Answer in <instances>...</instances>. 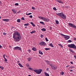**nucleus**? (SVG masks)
<instances>
[{
	"label": "nucleus",
	"mask_w": 76,
	"mask_h": 76,
	"mask_svg": "<svg viewBox=\"0 0 76 76\" xmlns=\"http://www.w3.org/2000/svg\"><path fill=\"white\" fill-rule=\"evenodd\" d=\"M13 38H14L15 41L18 42L21 39V36L19 32H16L13 33Z\"/></svg>",
	"instance_id": "nucleus-1"
},
{
	"label": "nucleus",
	"mask_w": 76,
	"mask_h": 76,
	"mask_svg": "<svg viewBox=\"0 0 76 76\" xmlns=\"http://www.w3.org/2000/svg\"><path fill=\"white\" fill-rule=\"evenodd\" d=\"M56 15L64 19H66V16L63 14L62 12L56 13Z\"/></svg>",
	"instance_id": "nucleus-2"
},
{
	"label": "nucleus",
	"mask_w": 76,
	"mask_h": 76,
	"mask_svg": "<svg viewBox=\"0 0 76 76\" xmlns=\"http://www.w3.org/2000/svg\"><path fill=\"white\" fill-rule=\"evenodd\" d=\"M34 71L37 74H40L42 72V69H35Z\"/></svg>",
	"instance_id": "nucleus-3"
},
{
	"label": "nucleus",
	"mask_w": 76,
	"mask_h": 76,
	"mask_svg": "<svg viewBox=\"0 0 76 76\" xmlns=\"http://www.w3.org/2000/svg\"><path fill=\"white\" fill-rule=\"evenodd\" d=\"M68 47H70V48H73L76 50V46L74 44H71V45H68Z\"/></svg>",
	"instance_id": "nucleus-4"
},
{
	"label": "nucleus",
	"mask_w": 76,
	"mask_h": 76,
	"mask_svg": "<svg viewBox=\"0 0 76 76\" xmlns=\"http://www.w3.org/2000/svg\"><path fill=\"white\" fill-rule=\"evenodd\" d=\"M41 19L43 20L44 21H46V22H49L50 21V19L48 18H46L44 17H41Z\"/></svg>",
	"instance_id": "nucleus-5"
},
{
	"label": "nucleus",
	"mask_w": 76,
	"mask_h": 76,
	"mask_svg": "<svg viewBox=\"0 0 76 76\" xmlns=\"http://www.w3.org/2000/svg\"><path fill=\"white\" fill-rule=\"evenodd\" d=\"M68 25L69 26L71 27H73V28H75L76 29V25H74V24H72V23H69Z\"/></svg>",
	"instance_id": "nucleus-6"
},
{
	"label": "nucleus",
	"mask_w": 76,
	"mask_h": 76,
	"mask_svg": "<svg viewBox=\"0 0 76 76\" xmlns=\"http://www.w3.org/2000/svg\"><path fill=\"white\" fill-rule=\"evenodd\" d=\"M14 50H20V51H22V49H21V48L19 47H14L13 48Z\"/></svg>",
	"instance_id": "nucleus-7"
},
{
	"label": "nucleus",
	"mask_w": 76,
	"mask_h": 76,
	"mask_svg": "<svg viewBox=\"0 0 76 76\" xmlns=\"http://www.w3.org/2000/svg\"><path fill=\"white\" fill-rule=\"evenodd\" d=\"M64 37L65 40H67V39H69L70 38V37L69 36L64 35Z\"/></svg>",
	"instance_id": "nucleus-8"
},
{
	"label": "nucleus",
	"mask_w": 76,
	"mask_h": 76,
	"mask_svg": "<svg viewBox=\"0 0 76 76\" xmlns=\"http://www.w3.org/2000/svg\"><path fill=\"white\" fill-rule=\"evenodd\" d=\"M46 44V43H45V42H41L40 44V45H43V46H45Z\"/></svg>",
	"instance_id": "nucleus-9"
},
{
	"label": "nucleus",
	"mask_w": 76,
	"mask_h": 76,
	"mask_svg": "<svg viewBox=\"0 0 76 76\" xmlns=\"http://www.w3.org/2000/svg\"><path fill=\"white\" fill-rule=\"evenodd\" d=\"M51 68L53 70H56L57 69V67L56 66H54V65H53L51 66Z\"/></svg>",
	"instance_id": "nucleus-10"
},
{
	"label": "nucleus",
	"mask_w": 76,
	"mask_h": 76,
	"mask_svg": "<svg viewBox=\"0 0 76 76\" xmlns=\"http://www.w3.org/2000/svg\"><path fill=\"white\" fill-rule=\"evenodd\" d=\"M12 12H13L14 14L16 13V12H17V10H12Z\"/></svg>",
	"instance_id": "nucleus-11"
},
{
	"label": "nucleus",
	"mask_w": 76,
	"mask_h": 76,
	"mask_svg": "<svg viewBox=\"0 0 76 76\" xmlns=\"http://www.w3.org/2000/svg\"><path fill=\"white\" fill-rule=\"evenodd\" d=\"M2 20L4 21H5V22H9V19H3Z\"/></svg>",
	"instance_id": "nucleus-12"
},
{
	"label": "nucleus",
	"mask_w": 76,
	"mask_h": 76,
	"mask_svg": "<svg viewBox=\"0 0 76 76\" xmlns=\"http://www.w3.org/2000/svg\"><path fill=\"white\" fill-rule=\"evenodd\" d=\"M49 45V46H50V47H54V46L53 45L52 43L50 44Z\"/></svg>",
	"instance_id": "nucleus-13"
},
{
	"label": "nucleus",
	"mask_w": 76,
	"mask_h": 76,
	"mask_svg": "<svg viewBox=\"0 0 76 76\" xmlns=\"http://www.w3.org/2000/svg\"><path fill=\"white\" fill-rule=\"evenodd\" d=\"M69 50L71 53H75V51H74L73 50H72L69 49Z\"/></svg>",
	"instance_id": "nucleus-14"
},
{
	"label": "nucleus",
	"mask_w": 76,
	"mask_h": 76,
	"mask_svg": "<svg viewBox=\"0 0 76 76\" xmlns=\"http://www.w3.org/2000/svg\"><path fill=\"white\" fill-rule=\"evenodd\" d=\"M32 50H33V51H37V49H36V48L35 47H34L32 48Z\"/></svg>",
	"instance_id": "nucleus-15"
},
{
	"label": "nucleus",
	"mask_w": 76,
	"mask_h": 76,
	"mask_svg": "<svg viewBox=\"0 0 76 76\" xmlns=\"http://www.w3.org/2000/svg\"><path fill=\"white\" fill-rule=\"evenodd\" d=\"M39 53L40 54H41L42 55V54H43L42 52H41V50L39 51Z\"/></svg>",
	"instance_id": "nucleus-16"
},
{
	"label": "nucleus",
	"mask_w": 76,
	"mask_h": 76,
	"mask_svg": "<svg viewBox=\"0 0 76 76\" xmlns=\"http://www.w3.org/2000/svg\"><path fill=\"white\" fill-rule=\"evenodd\" d=\"M18 65L20 67H23V66H22V64H21L19 63L18 64Z\"/></svg>",
	"instance_id": "nucleus-17"
},
{
	"label": "nucleus",
	"mask_w": 76,
	"mask_h": 76,
	"mask_svg": "<svg viewBox=\"0 0 76 76\" xmlns=\"http://www.w3.org/2000/svg\"><path fill=\"white\" fill-rule=\"evenodd\" d=\"M30 23L33 26H35V24H34V23H33L31 22Z\"/></svg>",
	"instance_id": "nucleus-18"
},
{
	"label": "nucleus",
	"mask_w": 76,
	"mask_h": 76,
	"mask_svg": "<svg viewBox=\"0 0 76 76\" xmlns=\"http://www.w3.org/2000/svg\"><path fill=\"white\" fill-rule=\"evenodd\" d=\"M59 23V22H58V21L57 20H56V24H57V25H58Z\"/></svg>",
	"instance_id": "nucleus-19"
},
{
	"label": "nucleus",
	"mask_w": 76,
	"mask_h": 76,
	"mask_svg": "<svg viewBox=\"0 0 76 76\" xmlns=\"http://www.w3.org/2000/svg\"><path fill=\"white\" fill-rule=\"evenodd\" d=\"M41 30L42 31H46V29H45V28H43L41 29Z\"/></svg>",
	"instance_id": "nucleus-20"
},
{
	"label": "nucleus",
	"mask_w": 76,
	"mask_h": 76,
	"mask_svg": "<svg viewBox=\"0 0 76 76\" xmlns=\"http://www.w3.org/2000/svg\"><path fill=\"white\" fill-rule=\"evenodd\" d=\"M40 23H41L42 25H45V24L44 23V22L41 21L39 22Z\"/></svg>",
	"instance_id": "nucleus-21"
},
{
	"label": "nucleus",
	"mask_w": 76,
	"mask_h": 76,
	"mask_svg": "<svg viewBox=\"0 0 76 76\" xmlns=\"http://www.w3.org/2000/svg\"><path fill=\"white\" fill-rule=\"evenodd\" d=\"M20 19H18L17 20V22L19 23L20 22Z\"/></svg>",
	"instance_id": "nucleus-22"
},
{
	"label": "nucleus",
	"mask_w": 76,
	"mask_h": 76,
	"mask_svg": "<svg viewBox=\"0 0 76 76\" xmlns=\"http://www.w3.org/2000/svg\"><path fill=\"white\" fill-rule=\"evenodd\" d=\"M60 74L61 75H63L64 74V72H61Z\"/></svg>",
	"instance_id": "nucleus-23"
},
{
	"label": "nucleus",
	"mask_w": 76,
	"mask_h": 76,
	"mask_svg": "<svg viewBox=\"0 0 76 76\" xmlns=\"http://www.w3.org/2000/svg\"><path fill=\"white\" fill-rule=\"evenodd\" d=\"M45 75L46 76H50L47 73H45Z\"/></svg>",
	"instance_id": "nucleus-24"
},
{
	"label": "nucleus",
	"mask_w": 76,
	"mask_h": 76,
	"mask_svg": "<svg viewBox=\"0 0 76 76\" xmlns=\"http://www.w3.org/2000/svg\"><path fill=\"white\" fill-rule=\"evenodd\" d=\"M35 31H33L31 32V34H33V33H35Z\"/></svg>",
	"instance_id": "nucleus-25"
},
{
	"label": "nucleus",
	"mask_w": 76,
	"mask_h": 76,
	"mask_svg": "<svg viewBox=\"0 0 76 76\" xmlns=\"http://www.w3.org/2000/svg\"><path fill=\"white\" fill-rule=\"evenodd\" d=\"M50 50V48H45V50H46V51H47L48 50Z\"/></svg>",
	"instance_id": "nucleus-26"
},
{
	"label": "nucleus",
	"mask_w": 76,
	"mask_h": 76,
	"mask_svg": "<svg viewBox=\"0 0 76 76\" xmlns=\"http://www.w3.org/2000/svg\"><path fill=\"white\" fill-rule=\"evenodd\" d=\"M0 68H1L2 70H3V69H4V67H3L2 66H0Z\"/></svg>",
	"instance_id": "nucleus-27"
},
{
	"label": "nucleus",
	"mask_w": 76,
	"mask_h": 76,
	"mask_svg": "<svg viewBox=\"0 0 76 76\" xmlns=\"http://www.w3.org/2000/svg\"><path fill=\"white\" fill-rule=\"evenodd\" d=\"M24 25V26H28V25H29V23H27V24H25Z\"/></svg>",
	"instance_id": "nucleus-28"
},
{
	"label": "nucleus",
	"mask_w": 76,
	"mask_h": 76,
	"mask_svg": "<svg viewBox=\"0 0 76 76\" xmlns=\"http://www.w3.org/2000/svg\"><path fill=\"white\" fill-rule=\"evenodd\" d=\"M67 42H72V40H68V41H67Z\"/></svg>",
	"instance_id": "nucleus-29"
},
{
	"label": "nucleus",
	"mask_w": 76,
	"mask_h": 76,
	"mask_svg": "<svg viewBox=\"0 0 76 76\" xmlns=\"http://www.w3.org/2000/svg\"><path fill=\"white\" fill-rule=\"evenodd\" d=\"M31 58H28V61H31Z\"/></svg>",
	"instance_id": "nucleus-30"
},
{
	"label": "nucleus",
	"mask_w": 76,
	"mask_h": 76,
	"mask_svg": "<svg viewBox=\"0 0 76 76\" xmlns=\"http://www.w3.org/2000/svg\"><path fill=\"white\" fill-rule=\"evenodd\" d=\"M26 66H27V67H29V65L28 64H26Z\"/></svg>",
	"instance_id": "nucleus-31"
},
{
	"label": "nucleus",
	"mask_w": 76,
	"mask_h": 76,
	"mask_svg": "<svg viewBox=\"0 0 76 76\" xmlns=\"http://www.w3.org/2000/svg\"><path fill=\"white\" fill-rule=\"evenodd\" d=\"M32 13H29L28 14H27V13L26 14V15H31Z\"/></svg>",
	"instance_id": "nucleus-32"
},
{
	"label": "nucleus",
	"mask_w": 76,
	"mask_h": 76,
	"mask_svg": "<svg viewBox=\"0 0 76 76\" xmlns=\"http://www.w3.org/2000/svg\"><path fill=\"white\" fill-rule=\"evenodd\" d=\"M45 39L46 41H48V39H47V38H45Z\"/></svg>",
	"instance_id": "nucleus-33"
},
{
	"label": "nucleus",
	"mask_w": 76,
	"mask_h": 76,
	"mask_svg": "<svg viewBox=\"0 0 76 76\" xmlns=\"http://www.w3.org/2000/svg\"><path fill=\"white\" fill-rule=\"evenodd\" d=\"M53 10H57V9H56V8L55 7H54L53 8Z\"/></svg>",
	"instance_id": "nucleus-34"
},
{
	"label": "nucleus",
	"mask_w": 76,
	"mask_h": 76,
	"mask_svg": "<svg viewBox=\"0 0 76 76\" xmlns=\"http://www.w3.org/2000/svg\"><path fill=\"white\" fill-rule=\"evenodd\" d=\"M15 6H18L19 5V4L17 3L15 4Z\"/></svg>",
	"instance_id": "nucleus-35"
},
{
	"label": "nucleus",
	"mask_w": 76,
	"mask_h": 76,
	"mask_svg": "<svg viewBox=\"0 0 76 76\" xmlns=\"http://www.w3.org/2000/svg\"><path fill=\"white\" fill-rule=\"evenodd\" d=\"M57 2H59L60 3H62V2H61V1H57Z\"/></svg>",
	"instance_id": "nucleus-36"
},
{
	"label": "nucleus",
	"mask_w": 76,
	"mask_h": 76,
	"mask_svg": "<svg viewBox=\"0 0 76 76\" xmlns=\"http://www.w3.org/2000/svg\"><path fill=\"white\" fill-rule=\"evenodd\" d=\"M49 28L50 30V31H51V29H52V27H50Z\"/></svg>",
	"instance_id": "nucleus-37"
},
{
	"label": "nucleus",
	"mask_w": 76,
	"mask_h": 76,
	"mask_svg": "<svg viewBox=\"0 0 76 76\" xmlns=\"http://www.w3.org/2000/svg\"><path fill=\"white\" fill-rule=\"evenodd\" d=\"M40 37H41V38H42V37H44V35H43L41 34V35L40 36Z\"/></svg>",
	"instance_id": "nucleus-38"
},
{
	"label": "nucleus",
	"mask_w": 76,
	"mask_h": 76,
	"mask_svg": "<svg viewBox=\"0 0 76 76\" xmlns=\"http://www.w3.org/2000/svg\"><path fill=\"white\" fill-rule=\"evenodd\" d=\"M29 17L30 18H32V15H30Z\"/></svg>",
	"instance_id": "nucleus-39"
},
{
	"label": "nucleus",
	"mask_w": 76,
	"mask_h": 76,
	"mask_svg": "<svg viewBox=\"0 0 76 76\" xmlns=\"http://www.w3.org/2000/svg\"><path fill=\"white\" fill-rule=\"evenodd\" d=\"M60 46L61 47V48H63V46L61 44H59Z\"/></svg>",
	"instance_id": "nucleus-40"
},
{
	"label": "nucleus",
	"mask_w": 76,
	"mask_h": 76,
	"mask_svg": "<svg viewBox=\"0 0 76 76\" xmlns=\"http://www.w3.org/2000/svg\"><path fill=\"white\" fill-rule=\"evenodd\" d=\"M32 9H33V10H34L35 9V8H34V7H32Z\"/></svg>",
	"instance_id": "nucleus-41"
},
{
	"label": "nucleus",
	"mask_w": 76,
	"mask_h": 76,
	"mask_svg": "<svg viewBox=\"0 0 76 76\" xmlns=\"http://www.w3.org/2000/svg\"><path fill=\"white\" fill-rule=\"evenodd\" d=\"M21 20H24V18L22 17L21 18Z\"/></svg>",
	"instance_id": "nucleus-42"
},
{
	"label": "nucleus",
	"mask_w": 76,
	"mask_h": 76,
	"mask_svg": "<svg viewBox=\"0 0 76 76\" xmlns=\"http://www.w3.org/2000/svg\"><path fill=\"white\" fill-rule=\"evenodd\" d=\"M1 4H2V3H1V1H0V5H1Z\"/></svg>",
	"instance_id": "nucleus-43"
},
{
	"label": "nucleus",
	"mask_w": 76,
	"mask_h": 76,
	"mask_svg": "<svg viewBox=\"0 0 76 76\" xmlns=\"http://www.w3.org/2000/svg\"><path fill=\"white\" fill-rule=\"evenodd\" d=\"M28 69L29 70H32V68H31V67H29L28 68Z\"/></svg>",
	"instance_id": "nucleus-44"
},
{
	"label": "nucleus",
	"mask_w": 76,
	"mask_h": 76,
	"mask_svg": "<svg viewBox=\"0 0 76 76\" xmlns=\"http://www.w3.org/2000/svg\"><path fill=\"white\" fill-rule=\"evenodd\" d=\"M47 63H48V64H50V63H49V61H47Z\"/></svg>",
	"instance_id": "nucleus-45"
},
{
	"label": "nucleus",
	"mask_w": 76,
	"mask_h": 76,
	"mask_svg": "<svg viewBox=\"0 0 76 76\" xmlns=\"http://www.w3.org/2000/svg\"><path fill=\"white\" fill-rule=\"evenodd\" d=\"M61 34V35H62V36H63V37H64V35L63 34Z\"/></svg>",
	"instance_id": "nucleus-46"
},
{
	"label": "nucleus",
	"mask_w": 76,
	"mask_h": 76,
	"mask_svg": "<svg viewBox=\"0 0 76 76\" xmlns=\"http://www.w3.org/2000/svg\"><path fill=\"white\" fill-rule=\"evenodd\" d=\"M3 35H6V34L5 33H3Z\"/></svg>",
	"instance_id": "nucleus-47"
},
{
	"label": "nucleus",
	"mask_w": 76,
	"mask_h": 76,
	"mask_svg": "<svg viewBox=\"0 0 76 76\" xmlns=\"http://www.w3.org/2000/svg\"><path fill=\"white\" fill-rule=\"evenodd\" d=\"M5 61H7V59H6V58H5Z\"/></svg>",
	"instance_id": "nucleus-48"
},
{
	"label": "nucleus",
	"mask_w": 76,
	"mask_h": 76,
	"mask_svg": "<svg viewBox=\"0 0 76 76\" xmlns=\"http://www.w3.org/2000/svg\"><path fill=\"white\" fill-rule=\"evenodd\" d=\"M49 64L50 66H53V65H52V64Z\"/></svg>",
	"instance_id": "nucleus-49"
},
{
	"label": "nucleus",
	"mask_w": 76,
	"mask_h": 76,
	"mask_svg": "<svg viewBox=\"0 0 76 76\" xmlns=\"http://www.w3.org/2000/svg\"><path fill=\"white\" fill-rule=\"evenodd\" d=\"M73 39L74 40H76V38H73Z\"/></svg>",
	"instance_id": "nucleus-50"
},
{
	"label": "nucleus",
	"mask_w": 76,
	"mask_h": 76,
	"mask_svg": "<svg viewBox=\"0 0 76 76\" xmlns=\"http://www.w3.org/2000/svg\"><path fill=\"white\" fill-rule=\"evenodd\" d=\"M70 63H71V64H73V63L72 62H70Z\"/></svg>",
	"instance_id": "nucleus-51"
},
{
	"label": "nucleus",
	"mask_w": 76,
	"mask_h": 76,
	"mask_svg": "<svg viewBox=\"0 0 76 76\" xmlns=\"http://www.w3.org/2000/svg\"><path fill=\"white\" fill-rule=\"evenodd\" d=\"M48 69H49L48 68H47V71H48V70H49Z\"/></svg>",
	"instance_id": "nucleus-52"
},
{
	"label": "nucleus",
	"mask_w": 76,
	"mask_h": 76,
	"mask_svg": "<svg viewBox=\"0 0 76 76\" xmlns=\"http://www.w3.org/2000/svg\"><path fill=\"white\" fill-rule=\"evenodd\" d=\"M20 11H19V12H18L17 13H20Z\"/></svg>",
	"instance_id": "nucleus-53"
},
{
	"label": "nucleus",
	"mask_w": 76,
	"mask_h": 76,
	"mask_svg": "<svg viewBox=\"0 0 76 76\" xmlns=\"http://www.w3.org/2000/svg\"><path fill=\"white\" fill-rule=\"evenodd\" d=\"M2 47V46L1 45H0V48H1Z\"/></svg>",
	"instance_id": "nucleus-54"
},
{
	"label": "nucleus",
	"mask_w": 76,
	"mask_h": 76,
	"mask_svg": "<svg viewBox=\"0 0 76 76\" xmlns=\"http://www.w3.org/2000/svg\"><path fill=\"white\" fill-rule=\"evenodd\" d=\"M69 67V68H71V67L74 68V67H73V66H70V67Z\"/></svg>",
	"instance_id": "nucleus-55"
},
{
	"label": "nucleus",
	"mask_w": 76,
	"mask_h": 76,
	"mask_svg": "<svg viewBox=\"0 0 76 76\" xmlns=\"http://www.w3.org/2000/svg\"><path fill=\"white\" fill-rule=\"evenodd\" d=\"M74 57L75 58V59H76V56H74Z\"/></svg>",
	"instance_id": "nucleus-56"
},
{
	"label": "nucleus",
	"mask_w": 76,
	"mask_h": 76,
	"mask_svg": "<svg viewBox=\"0 0 76 76\" xmlns=\"http://www.w3.org/2000/svg\"><path fill=\"white\" fill-rule=\"evenodd\" d=\"M3 57H5V54L4 55Z\"/></svg>",
	"instance_id": "nucleus-57"
},
{
	"label": "nucleus",
	"mask_w": 76,
	"mask_h": 76,
	"mask_svg": "<svg viewBox=\"0 0 76 76\" xmlns=\"http://www.w3.org/2000/svg\"><path fill=\"white\" fill-rule=\"evenodd\" d=\"M38 18H39V19H41V17H39Z\"/></svg>",
	"instance_id": "nucleus-58"
},
{
	"label": "nucleus",
	"mask_w": 76,
	"mask_h": 76,
	"mask_svg": "<svg viewBox=\"0 0 76 76\" xmlns=\"http://www.w3.org/2000/svg\"><path fill=\"white\" fill-rule=\"evenodd\" d=\"M69 67V66H66V67Z\"/></svg>",
	"instance_id": "nucleus-59"
},
{
	"label": "nucleus",
	"mask_w": 76,
	"mask_h": 76,
	"mask_svg": "<svg viewBox=\"0 0 76 76\" xmlns=\"http://www.w3.org/2000/svg\"><path fill=\"white\" fill-rule=\"evenodd\" d=\"M70 72H73V70H70Z\"/></svg>",
	"instance_id": "nucleus-60"
},
{
	"label": "nucleus",
	"mask_w": 76,
	"mask_h": 76,
	"mask_svg": "<svg viewBox=\"0 0 76 76\" xmlns=\"http://www.w3.org/2000/svg\"><path fill=\"white\" fill-rule=\"evenodd\" d=\"M27 28V26H25V28Z\"/></svg>",
	"instance_id": "nucleus-61"
},
{
	"label": "nucleus",
	"mask_w": 76,
	"mask_h": 76,
	"mask_svg": "<svg viewBox=\"0 0 76 76\" xmlns=\"http://www.w3.org/2000/svg\"><path fill=\"white\" fill-rule=\"evenodd\" d=\"M28 76H31V75H28Z\"/></svg>",
	"instance_id": "nucleus-62"
},
{
	"label": "nucleus",
	"mask_w": 76,
	"mask_h": 76,
	"mask_svg": "<svg viewBox=\"0 0 76 76\" xmlns=\"http://www.w3.org/2000/svg\"><path fill=\"white\" fill-rule=\"evenodd\" d=\"M18 63H19V61H18Z\"/></svg>",
	"instance_id": "nucleus-63"
},
{
	"label": "nucleus",
	"mask_w": 76,
	"mask_h": 76,
	"mask_svg": "<svg viewBox=\"0 0 76 76\" xmlns=\"http://www.w3.org/2000/svg\"><path fill=\"white\" fill-rule=\"evenodd\" d=\"M30 51H31L30 50H28V51L30 52Z\"/></svg>",
	"instance_id": "nucleus-64"
}]
</instances>
